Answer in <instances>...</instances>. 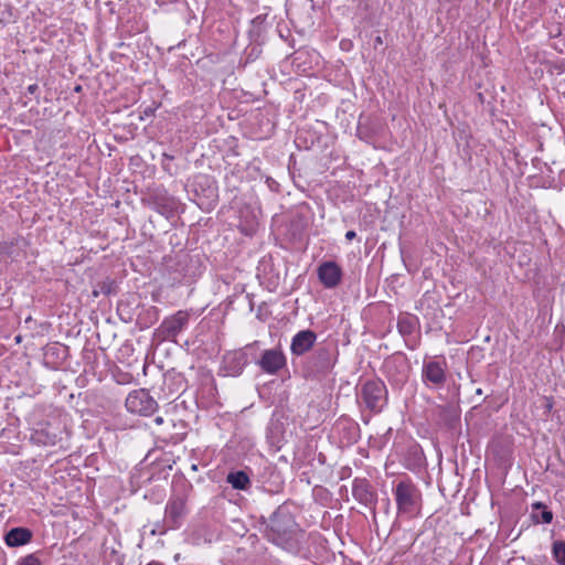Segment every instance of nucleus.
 <instances>
[{
  "instance_id": "nucleus-1",
  "label": "nucleus",
  "mask_w": 565,
  "mask_h": 565,
  "mask_svg": "<svg viewBox=\"0 0 565 565\" xmlns=\"http://www.w3.org/2000/svg\"><path fill=\"white\" fill-rule=\"evenodd\" d=\"M265 536L274 544L282 548L292 546L294 535L298 524L292 513L285 507H278L266 522Z\"/></svg>"
},
{
  "instance_id": "nucleus-2",
  "label": "nucleus",
  "mask_w": 565,
  "mask_h": 565,
  "mask_svg": "<svg viewBox=\"0 0 565 565\" xmlns=\"http://www.w3.org/2000/svg\"><path fill=\"white\" fill-rule=\"evenodd\" d=\"M338 349L331 343H319L306 358L303 373L306 377L329 374L338 359Z\"/></svg>"
},
{
  "instance_id": "nucleus-3",
  "label": "nucleus",
  "mask_w": 565,
  "mask_h": 565,
  "mask_svg": "<svg viewBox=\"0 0 565 565\" xmlns=\"http://www.w3.org/2000/svg\"><path fill=\"white\" fill-rule=\"evenodd\" d=\"M356 401L360 407H364L372 414H379L386 406L388 391L380 379L366 380L356 387Z\"/></svg>"
},
{
  "instance_id": "nucleus-4",
  "label": "nucleus",
  "mask_w": 565,
  "mask_h": 565,
  "mask_svg": "<svg viewBox=\"0 0 565 565\" xmlns=\"http://www.w3.org/2000/svg\"><path fill=\"white\" fill-rule=\"evenodd\" d=\"M397 513L414 516L422 509V492L409 477L397 481L393 488Z\"/></svg>"
},
{
  "instance_id": "nucleus-5",
  "label": "nucleus",
  "mask_w": 565,
  "mask_h": 565,
  "mask_svg": "<svg viewBox=\"0 0 565 565\" xmlns=\"http://www.w3.org/2000/svg\"><path fill=\"white\" fill-rule=\"evenodd\" d=\"M168 267L171 273L178 275L175 279H185L188 282L200 277L204 269L202 255L186 250H179Z\"/></svg>"
},
{
  "instance_id": "nucleus-6",
  "label": "nucleus",
  "mask_w": 565,
  "mask_h": 565,
  "mask_svg": "<svg viewBox=\"0 0 565 565\" xmlns=\"http://www.w3.org/2000/svg\"><path fill=\"white\" fill-rule=\"evenodd\" d=\"M125 406L129 413L149 416L157 411L158 403L149 391L141 388L128 394Z\"/></svg>"
},
{
  "instance_id": "nucleus-7",
  "label": "nucleus",
  "mask_w": 565,
  "mask_h": 565,
  "mask_svg": "<svg viewBox=\"0 0 565 565\" xmlns=\"http://www.w3.org/2000/svg\"><path fill=\"white\" fill-rule=\"evenodd\" d=\"M258 345V341L245 345L241 350L230 351L223 356V371L226 375L238 376L243 373L248 364L247 350H252Z\"/></svg>"
},
{
  "instance_id": "nucleus-8",
  "label": "nucleus",
  "mask_w": 565,
  "mask_h": 565,
  "mask_svg": "<svg viewBox=\"0 0 565 565\" xmlns=\"http://www.w3.org/2000/svg\"><path fill=\"white\" fill-rule=\"evenodd\" d=\"M253 361L267 374L276 375L287 364V359L280 348L264 350L259 358L253 356Z\"/></svg>"
},
{
  "instance_id": "nucleus-9",
  "label": "nucleus",
  "mask_w": 565,
  "mask_h": 565,
  "mask_svg": "<svg viewBox=\"0 0 565 565\" xmlns=\"http://www.w3.org/2000/svg\"><path fill=\"white\" fill-rule=\"evenodd\" d=\"M384 371L390 380L397 384H404L407 381L411 371L408 359L403 353L393 354L385 360Z\"/></svg>"
},
{
  "instance_id": "nucleus-10",
  "label": "nucleus",
  "mask_w": 565,
  "mask_h": 565,
  "mask_svg": "<svg viewBox=\"0 0 565 565\" xmlns=\"http://www.w3.org/2000/svg\"><path fill=\"white\" fill-rule=\"evenodd\" d=\"M317 276L324 288L333 289L341 284L343 270L337 262L326 260L319 264Z\"/></svg>"
},
{
  "instance_id": "nucleus-11",
  "label": "nucleus",
  "mask_w": 565,
  "mask_h": 565,
  "mask_svg": "<svg viewBox=\"0 0 565 565\" xmlns=\"http://www.w3.org/2000/svg\"><path fill=\"white\" fill-rule=\"evenodd\" d=\"M317 333L311 329L298 331L290 342V353L294 358L309 354L317 345Z\"/></svg>"
},
{
  "instance_id": "nucleus-12",
  "label": "nucleus",
  "mask_w": 565,
  "mask_h": 565,
  "mask_svg": "<svg viewBox=\"0 0 565 565\" xmlns=\"http://www.w3.org/2000/svg\"><path fill=\"white\" fill-rule=\"evenodd\" d=\"M352 495L361 504L375 510L377 494L370 481L365 478H355L352 483Z\"/></svg>"
},
{
  "instance_id": "nucleus-13",
  "label": "nucleus",
  "mask_w": 565,
  "mask_h": 565,
  "mask_svg": "<svg viewBox=\"0 0 565 565\" xmlns=\"http://www.w3.org/2000/svg\"><path fill=\"white\" fill-rule=\"evenodd\" d=\"M188 322L189 315L185 311L180 310L166 318L157 331L163 339H173L183 330Z\"/></svg>"
},
{
  "instance_id": "nucleus-14",
  "label": "nucleus",
  "mask_w": 565,
  "mask_h": 565,
  "mask_svg": "<svg viewBox=\"0 0 565 565\" xmlns=\"http://www.w3.org/2000/svg\"><path fill=\"white\" fill-rule=\"evenodd\" d=\"M68 356V347L52 342L43 348V364L51 370H58Z\"/></svg>"
},
{
  "instance_id": "nucleus-15",
  "label": "nucleus",
  "mask_w": 565,
  "mask_h": 565,
  "mask_svg": "<svg viewBox=\"0 0 565 565\" xmlns=\"http://www.w3.org/2000/svg\"><path fill=\"white\" fill-rule=\"evenodd\" d=\"M423 382L433 387H441L446 383V366L438 361L424 362L422 370Z\"/></svg>"
},
{
  "instance_id": "nucleus-16",
  "label": "nucleus",
  "mask_w": 565,
  "mask_h": 565,
  "mask_svg": "<svg viewBox=\"0 0 565 565\" xmlns=\"http://www.w3.org/2000/svg\"><path fill=\"white\" fill-rule=\"evenodd\" d=\"M32 438L44 446H56L64 448V441H67L68 434L58 427L47 425L45 428L36 430Z\"/></svg>"
},
{
  "instance_id": "nucleus-17",
  "label": "nucleus",
  "mask_w": 565,
  "mask_h": 565,
  "mask_svg": "<svg viewBox=\"0 0 565 565\" xmlns=\"http://www.w3.org/2000/svg\"><path fill=\"white\" fill-rule=\"evenodd\" d=\"M186 390V380L182 373L174 370L163 374L161 391L167 398L177 396Z\"/></svg>"
},
{
  "instance_id": "nucleus-18",
  "label": "nucleus",
  "mask_w": 565,
  "mask_h": 565,
  "mask_svg": "<svg viewBox=\"0 0 565 565\" xmlns=\"http://www.w3.org/2000/svg\"><path fill=\"white\" fill-rule=\"evenodd\" d=\"M185 513V500L181 497L170 498L166 507V522L169 527H179Z\"/></svg>"
},
{
  "instance_id": "nucleus-19",
  "label": "nucleus",
  "mask_w": 565,
  "mask_h": 565,
  "mask_svg": "<svg viewBox=\"0 0 565 565\" xmlns=\"http://www.w3.org/2000/svg\"><path fill=\"white\" fill-rule=\"evenodd\" d=\"M403 465L413 472L419 471L426 465L424 451L418 444L413 443L406 448Z\"/></svg>"
},
{
  "instance_id": "nucleus-20",
  "label": "nucleus",
  "mask_w": 565,
  "mask_h": 565,
  "mask_svg": "<svg viewBox=\"0 0 565 565\" xmlns=\"http://www.w3.org/2000/svg\"><path fill=\"white\" fill-rule=\"evenodd\" d=\"M32 539H33V532L30 529L23 527V526H17V527L10 529L4 534V537H3L4 543L9 547H19V546L26 545L32 541Z\"/></svg>"
},
{
  "instance_id": "nucleus-21",
  "label": "nucleus",
  "mask_w": 565,
  "mask_h": 565,
  "mask_svg": "<svg viewBox=\"0 0 565 565\" xmlns=\"http://www.w3.org/2000/svg\"><path fill=\"white\" fill-rule=\"evenodd\" d=\"M530 516L534 524H550L553 521L554 514L545 503L536 501L531 504Z\"/></svg>"
},
{
  "instance_id": "nucleus-22",
  "label": "nucleus",
  "mask_w": 565,
  "mask_h": 565,
  "mask_svg": "<svg viewBox=\"0 0 565 565\" xmlns=\"http://www.w3.org/2000/svg\"><path fill=\"white\" fill-rule=\"evenodd\" d=\"M418 326V318L411 313H401L397 319V330L402 337H408L414 333Z\"/></svg>"
},
{
  "instance_id": "nucleus-23",
  "label": "nucleus",
  "mask_w": 565,
  "mask_h": 565,
  "mask_svg": "<svg viewBox=\"0 0 565 565\" xmlns=\"http://www.w3.org/2000/svg\"><path fill=\"white\" fill-rule=\"evenodd\" d=\"M226 482L230 483L233 489L242 491L248 490L252 486L250 479L244 470L231 471L226 476Z\"/></svg>"
},
{
  "instance_id": "nucleus-24",
  "label": "nucleus",
  "mask_w": 565,
  "mask_h": 565,
  "mask_svg": "<svg viewBox=\"0 0 565 565\" xmlns=\"http://www.w3.org/2000/svg\"><path fill=\"white\" fill-rule=\"evenodd\" d=\"M98 291L105 296L116 295L118 292V285L115 279L107 277L105 280L97 282Z\"/></svg>"
},
{
  "instance_id": "nucleus-25",
  "label": "nucleus",
  "mask_w": 565,
  "mask_h": 565,
  "mask_svg": "<svg viewBox=\"0 0 565 565\" xmlns=\"http://www.w3.org/2000/svg\"><path fill=\"white\" fill-rule=\"evenodd\" d=\"M552 555L558 565H565V541L557 540L553 542Z\"/></svg>"
},
{
  "instance_id": "nucleus-26",
  "label": "nucleus",
  "mask_w": 565,
  "mask_h": 565,
  "mask_svg": "<svg viewBox=\"0 0 565 565\" xmlns=\"http://www.w3.org/2000/svg\"><path fill=\"white\" fill-rule=\"evenodd\" d=\"M39 553L40 552H35L20 557L17 562V565H42Z\"/></svg>"
},
{
  "instance_id": "nucleus-27",
  "label": "nucleus",
  "mask_w": 565,
  "mask_h": 565,
  "mask_svg": "<svg viewBox=\"0 0 565 565\" xmlns=\"http://www.w3.org/2000/svg\"><path fill=\"white\" fill-rule=\"evenodd\" d=\"M348 435H349V441H356L360 433L359 425L352 422L348 423Z\"/></svg>"
},
{
  "instance_id": "nucleus-28",
  "label": "nucleus",
  "mask_w": 565,
  "mask_h": 565,
  "mask_svg": "<svg viewBox=\"0 0 565 565\" xmlns=\"http://www.w3.org/2000/svg\"><path fill=\"white\" fill-rule=\"evenodd\" d=\"M109 556H110V562H114L116 565H124L125 555L119 553L117 550L111 548Z\"/></svg>"
},
{
  "instance_id": "nucleus-29",
  "label": "nucleus",
  "mask_w": 565,
  "mask_h": 565,
  "mask_svg": "<svg viewBox=\"0 0 565 565\" xmlns=\"http://www.w3.org/2000/svg\"><path fill=\"white\" fill-rule=\"evenodd\" d=\"M201 179L204 181V184H206V189H202L203 192H206L205 195L207 198L215 196L216 188L210 184L211 180L207 177H202Z\"/></svg>"
},
{
  "instance_id": "nucleus-30",
  "label": "nucleus",
  "mask_w": 565,
  "mask_h": 565,
  "mask_svg": "<svg viewBox=\"0 0 565 565\" xmlns=\"http://www.w3.org/2000/svg\"><path fill=\"white\" fill-rule=\"evenodd\" d=\"M265 182L270 191L279 192V183L275 179L267 177Z\"/></svg>"
},
{
  "instance_id": "nucleus-31",
  "label": "nucleus",
  "mask_w": 565,
  "mask_h": 565,
  "mask_svg": "<svg viewBox=\"0 0 565 565\" xmlns=\"http://www.w3.org/2000/svg\"><path fill=\"white\" fill-rule=\"evenodd\" d=\"M126 306H127V303H125L122 300H120V301L118 302V306H117V310H118V312H119V316H120V318H121L122 320H125V321H127L128 319H131V317H130V316H129L127 319L122 317L121 311L124 310V307H126Z\"/></svg>"
},
{
  "instance_id": "nucleus-32",
  "label": "nucleus",
  "mask_w": 565,
  "mask_h": 565,
  "mask_svg": "<svg viewBox=\"0 0 565 565\" xmlns=\"http://www.w3.org/2000/svg\"><path fill=\"white\" fill-rule=\"evenodd\" d=\"M26 90L30 95H34L39 90V86L36 84L29 85Z\"/></svg>"
},
{
  "instance_id": "nucleus-33",
  "label": "nucleus",
  "mask_w": 565,
  "mask_h": 565,
  "mask_svg": "<svg viewBox=\"0 0 565 565\" xmlns=\"http://www.w3.org/2000/svg\"><path fill=\"white\" fill-rule=\"evenodd\" d=\"M355 237H356V233H355L354 231H348V232L345 233V238H347L348 241H352V239H354Z\"/></svg>"
},
{
  "instance_id": "nucleus-34",
  "label": "nucleus",
  "mask_w": 565,
  "mask_h": 565,
  "mask_svg": "<svg viewBox=\"0 0 565 565\" xmlns=\"http://www.w3.org/2000/svg\"><path fill=\"white\" fill-rule=\"evenodd\" d=\"M264 20H265V17L257 15L255 19H253L252 22H253V24L258 25V24L263 23Z\"/></svg>"
},
{
  "instance_id": "nucleus-35",
  "label": "nucleus",
  "mask_w": 565,
  "mask_h": 565,
  "mask_svg": "<svg viewBox=\"0 0 565 565\" xmlns=\"http://www.w3.org/2000/svg\"><path fill=\"white\" fill-rule=\"evenodd\" d=\"M153 113H154V109H153V108H151V107H147V108H145V110H143V116H146V117H150V116H152V115H153Z\"/></svg>"
},
{
  "instance_id": "nucleus-36",
  "label": "nucleus",
  "mask_w": 565,
  "mask_h": 565,
  "mask_svg": "<svg viewBox=\"0 0 565 565\" xmlns=\"http://www.w3.org/2000/svg\"><path fill=\"white\" fill-rule=\"evenodd\" d=\"M92 295H93L94 297H98V296L103 295L102 292H99V291H98L97 284L95 285V287H94V289H93Z\"/></svg>"
},
{
  "instance_id": "nucleus-37",
  "label": "nucleus",
  "mask_w": 565,
  "mask_h": 565,
  "mask_svg": "<svg viewBox=\"0 0 565 565\" xmlns=\"http://www.w3.org/2000/svg\"><path fill=\"white\" fill-rule=\"evenodd\" d=\"M163 422H164V419L161 416H158V417L154 418V423L157 425H161V424H163Z\"/></svg>"
},
{
  "instance_id": "nucleus-38",
  "label": "nucleus",
  "mask_w": 565,
  "mask_h": 565,
  "mask_svg": "<svg viewBox=\"0 0 565 565\" xmlns=\"http://www.w3.org/2000/svg\"><path fill=\"white\" fill-rule=\"evenodd\" d=\"M374 43H375V46H376V45H381V44L383 43L382 38H381L380 35H379V36H376V38H375V40H374Z\"/></svg>"
},
{
  "instance_id": "nucleus-39",
  "label": "nucleus",
  "mask_w": 565,
  "mask_h": 565,
  "mask_svg": "<svg viewBox=\"0 0 565 565\" xmlns=\"http://www.w3.org/2000/svg\"><path fill=\"white\" fill-rule=\"evenodd\" d=\"M8 248V243L7 242H0V250H4Z\"/></svg>"
},
{
  "instance_id": "nucleus-40",
  "label": "nucleus",
  "mask_w": 565,
  "mask_h": 565,
  "mask_svg": "<svg viewBox=\"0 0 565 565\" xmlns=\"http://www.w3.org/2000/svg\"><path fill=\"white\" fill-rule=\"evenodd\" d=\"M163 158H164V159H168V160H173V159H174V157H173V156H170V154H168V153H163Z\"/></svg>"
},
{
  "instance_id": "nucleus-41",
  "label": "nucleus",
  "mask_w": 565,
  "mask_h": 565,
  "mask_svg": "<svg viewBox=\"0 0 565 565\" xmlns=\"http://www.w3.org/2000/svg\"><path fill=\"white\" fill-rule=\"evenodd\" d=\"M147 565H163V564L160 562H157V561H152V562L148 563Z\"/></svg>"
},
{
  "instance_id": "nucleus-42",
  "label": "nucleus",
  "mask_w": 565,
  "mask_h": 565,
  "mask_svg": "<svg viewBox=\"0 0 565 565\" xmlns=\"http://www.w3.org/2000/svg\"><path fill=\"white\" fill-rule=\"evenodd\" d=\"M476 394H477V395H482V390H481V388H477V390H476Z\"/></svg>"
},
{
  "instance_id": "nucleus-43",
  "label": "nucleus",
  "mask_w": 565,
  "mask_h": 565,
  "mask_svg": "<svg viewBox=\"0 0 565 565\" xmlns=\"http://www.w3.org/2000/svg\"><path fill=\"white\" fill-rule=\"evenodd\" d=\"M546 408H547V409H551V408H552V404H551L550 402L547 403Z\"/></svg>"
},
{
  "instance_id": "nucleus-44",
  "label": "nucleus",
  "mask_w": 565,
  "mask_h": 565,
  "mask_svg": "<svg viewBox=\"0 0 565 565\" xmlns=\"http://www.w3.org/2000/svg\"><path fill=\"white\" fill-rule=\"evenodd\" d=\"M15 340H17V342H20V341H21V335H18V337L15 338Z\"/></svg>"
},
{
  "instance_id": "nucleus-45",
  "label": "nucleus",
  "mask_w": 565,
  "mask_h": 565,
  "mask_svg": "<svg viewBox=\"0 0 565 565\" xmlns=\"http://www.w3.org/2000/svg\"><path fill=\"white\" fill-rule=\"evenodd\" d=\"M75 90H76V92H79V90H81V86H79V85H78V86H76Z\"/></svg>"
}]
</instances>
